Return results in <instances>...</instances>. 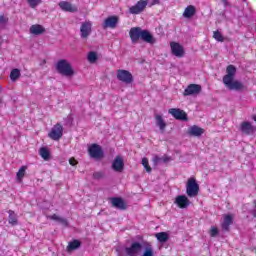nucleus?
I'll list each match as a JSON object with an SVG mask.
<instances>
[{
    "label": "nucleus",
    "instance_id": "2",
    "mask_svg": "<svg viewBox=\"0 0 256 256\" xmlns=\"http://www.w3.org/2000/svg\"><path fill=\"white\" fill-rule=\"evenodd\" d=\"M131 42L135 45L139 43V39L144 43H149V45H155L157 39L153 37V34L149 30H143L141 27H133L129 31Z\"/></svg>",
    "mask_w": 256,
    "mask_h": 256
},
{
    "label": "nucleus",
    "instance_id": "11",
    "mask_svg": "<svg viewBox=\"0 0 256 256\" xmlns=\"http://www.w3.org/2000/svg\"><path fill=\"white\" fill-rule=\"evenodd\" d=\"M111 168L116 173H123L125 169V162L123 161V157H121L120 155H117L112 162Z\"/></svg>",
    "mask_w": 256,
    "mask_h": 256
},
{
    "label": "nucleus",
    "instance_id": "40",
    "mask_svg": "<svg viewBox=\"0 0 256 256\" xmlns=\"http://www.w3.org/2000/svg\"><path fill=\"white\" fill-rule=\"evenodd\" d=\"M161 161H162V163H169V161H171V157L163 156V157H161Z\"/></svg>",
    "mask_w": 256,
    "mask_h": 256
},
{
    "label": "nucleus",
    "instance_id": "27",
    "mask_svg": "<svg viewBox=\"0 0 256 256\" xmlns=\"http://www.w3.org/2000/svg\"><path fill=\"white\" fill-rule=\"evenodd\" d=\"M39 153L44 161H49L51 159V152H49L47 147H41Z\"/></svg>",
    "mask_w": 256,
    "mask_h": 256
},
{
    "label": "nucleus",
    "instance_id": "13",
    "mask_svg": "<svg viewBox=\"0 0 256 256\" xmlns=\"http://www.w3.org/2000/svg\"><path fill=\"white\" fill-rule=\"evenodd\" d=\"M174 203L179 209H187L191 205V201L185 195L177 196Z\"/></svg>",
    "mask_w": 256,
    "mask_h": 256
},
{
    "label": "nucleus",
    "instance_id": "21",
    "mask_svg": "<svg viewBox=\"0 0 256 256\" xmlns=\"http://www.w3.org/2000/svg\"><path fill=\"white\" fill-rule=\"evenodd\" d=\"M203 133H205V129L197 125L191 126L188 130V134L191 135L192 137H201Z\"/></svg>",
    "mask_w": 256,
    "mask_h": 256
},
{
    "label": "nucleus",
    "instance_id": "43",
    "mask_svg": "<svg viewBox=\"0 0 256 256\" xmlns=\"http://www.w3.org/2000/svg\"><path fill=\"white\" fill-rule=\"evenodd\" d=\"M221 3H223L224 7L229 5V1H227V0H221Z\"/></svg>",
    "mask_w": 256,
    "mask_h": 256
},
{
    "label": "nucleus",
    "instance_id": "10",
    "mask_svg": "<svg viewBox=\"0 0 256 256\" xmlns=\"http://www.w3.org/2000/svg\"><path fill=\"white\" fill-rule=\"evenodd\" d=\"M168 113L177 119V121H188L187 113L179 108H171L168 110Z\"/></svg>",
    "mask_w": 256,
    "mask_h": 256
},
{
    "label": "nucleus",
    "instance_id": "31",
    "mask_svg": "<svg viewBox=\"0 0 256 256\" xmlns=\"http://www.w3.org/2000/svg\"><path fill=\"white\" fill-rule=\"evenodd\" d=\"M27 171V166H22L18 172L16 173V178L18 181H23V177H25V172Z\"/></svg>",
    "mask_w": 256,
    "mask_h": 256
},
{
    "label": "nucleus",
    "instance_id": "7",
    "mask_svg": "<svg viewBox=\"0 0 256 256\" xmlns=\"http://www.w3.org/2000/svg\"><path fill=\"white\" fill-rule=\"evenodd\" d=\"M48 137L53 141H59L63 137V126L60 123L55 124L48 133Z\"/></svg>",
    "mask_w": 256,
    "mask_h": 256
},
{
    "label": "nucleus",
    "instance_id": "6",
    "mask_svg": "<svg viewBox=\"0 0 256 256\" xmlns=\"http://www.w3.org/2000/svg\"><path fill=\"white\" fill-rule=\"evenodd\" d=\"M88 153L92 159H96L99 161L100 159H103L105 157V153L103 152V148L99 144H92L88 148Z\"/></svg>",
    "mask_w": 256,
    "mask_h": 256
},
{
    "label": "nucleus",
    "instance_id": "44",
    "mask_svg": "<svg viewBox=\"0 0 256 256\" xmlns=\"http://www.w3.org/2000/svg\"><path fill=\"white\" fill-rule=\"evenodd\" d=\"M252 119H253V121H255V123H256V114L253 115Z\"/></svg>",
    "mask_w": 256,
    "mask_h": 256
},
{
    "label": "nucleus",
    "instance_id": "33",
    "mask_svg": "<svg viewBox=\"0 0 256 256\" xmlns=\"http://www.w3.org/2000/svg\"><path fill=\"white\" fill-rule=\"evenodd\" d=\"M8 23L9 18L5 17V15H0V29H5Z\"/></svg>",
    "mask_w": 256,
    "mask_h": 256
},
{
    "label": "nucleus",
    "instance_id": "25",
    "mask_svg": "<svg viewBox=\"0 0 256 256\" xmlns=\"http://www.w3.org/2000/svg\"><path fill=\"white\" fill-rule=\"evenodd\" d=\"M30 33L32 35H43V33H45V27L39 24H34L30 27Z\"/></svg>",
    "mask_w": 256,
    "mask_h": 256
},
{
    "label": "nucleus",
    "instance_id": "22",
    "mask_svg": "<svg viewBox=\"0 0 256 256\" xmlns=\"http://www.w3.org/2000/svg\"><path fill=\"white\" fill-rule=\"evenodd\" d=\"M80 248H81V241H79L78 239H74L68 243L66 251H68V253H71V251H77V249H80Z\"/></svg>",
    "mask_w": 256,
    "mask_h": 256
},
{
    "label": "nucleus",
    "instance_id": "18",
    "mask_svg": "<svg viewBox=\"0 0 256 256\" xmlns=\"http://www.w3.org/2000/svg\"><path fill=\"white\" fill-rule=\"evenodd\" d=\"M82 39H87L91 35V22H84L80 27Z\"/></svg>",
    "mask_w": 256,
    "mask_h": 256
},
{
    "label": "nucleus",
    "instance_id": "9",
    "mask_svg": "<svg viewBox=\"0 0 256 256\" xmlns=\"http://www.w3.org/2000/svg\"><path fill=\"white\" fill-rule=\"evenodd\" d=\"M147 4V0H139L134 6L129 8V13H131V15H139V13L145 11Z\"/></svg>",
    "mask_w": 256,
    "mask_h": 256
},
{
    "label": "nucleus",
    "instance_id": "37",
    "mask_svg": "<svg viewBox=\"0 0 256 256\" xmlns=\"http://www.w3.org/2000/svg\"><path fill=\"white\" fill-rule=\"evenodd\" d=\"M27 1L32 9H35L37 5L41 4V0H27Z\"/></svg>",
    "mask_w": 256,
    "mask_h": 256
},
{
    "label": "nucleus",
    "instance_id": "26",
    "mask_svg": "<svg viewBox=\"0 0 256 256\" xmlns=\"http://www.w3.org/2000/svg\"><path fill=\"white\" fill-rule=\"evenodd\" d=\"M8 223L15 227V225H19V220L17 219V214L13 210L8 211Z\"/></svg>",
    "mask_w": 256,
    "mask_h": 256
},
{
    "label": "nucleus",
    "instance_id": "20",
    "mask_svg": "<svg viewBox=\"0 0 256 256\" xmlns=\"http://www.w3.org/2000/svg\"><path fill=\"white\" fill-rule=\"evenodd\" d=\"M154 117H155V121H156V126L159 127V129L162 133H165V129H167V123L163 119V115L155 114Z\"/></svg>",
    "mask_w": 256,
    "mask_h": 256
},
{
    "label": "nucleus",
    "instance_id": "45",
    "mask_svg": "<svg viewBox=\"0 0 256 256\" xmlns=\"http://www.w3.org/2000/svg\"><path fill=\"white\" fill-rule=\"evenodd\" d=\"M45 63H47V61L43 60L40 65H45Z\"/></svg>",
    "mask_w": 256,
    "mask_h": 256
},
{
    "label": "nucleus",
    "instance_id": "41",
    "mask_svg": "<svg viewBox=\"0 0 256 256\" xmlns=\"http://www.w3.org/2000/svg\"><path fill=\"white\" fill-rule=\"evenodd\" d=\"M77 161L75 160V158H70L69 159V164L72 165V167H75V165H77Z\"/></svg>",
    "mask_w": 256,
    "mask_h": 256
},
{
    "label": "nucleus",
    "instance_id": "35",
    "mask_svg": "<svg viewBox=\"0 0 256 256\" xmlns=\"http://www.w3.org/2000/svg\"><path fill=\"white\" fill-rule=\"evenodd\" d=\"M142 165H143V167H144V169L146 170L147 173H151V171H153L151 166H149V159L143 158L142 159Z\"/></svg>",
    "mask_w": 256,
    "mask_h": 256
},
{
    "label": "nucleus",
    "instance_id": "47",
    "mask_svg": "<svg viewBox=\"0 0 256 256\" xmlns=\"http://www.w3.org/2000/svg\"><path fill=\"white\" fill-rule=\"evenodd\" d=\"M154 3H159V0H155Z\"/></svg>",
    "mask_w": 256,
    "mask_h": 256
},
{
    "label": "nucleus",
    "instance_id": "23",
    "mask_svg": "<svg viewBox=\"0 0 256 256\" xmlns=\"http://www.w3.org/2000/svg\"><path fill=\"white\" fill-rule=\"evenodd\" d=\"M231 225H233V216H231V214H227L226 216H224L222 230L229 231V227H231Z\"/></svg>",
    "mask_w": 256,
    "mask_h": 256
},
{
    "label": "nucleus",
    "instance_id": "14",
    "mask_svg": "<svg viewBox=\"0 0 256 256\" xmlns=\"http://www.w3.org/2000/svg\"><path fill=\"white\" fill-rule=\"evenodd\" d=\"M172 54L175 55V57H184L185 56V49L181 46V44L177 42H171L170 43Z\"/></svg>",
    "mask_w": 256,
    "mask_h": 256
},
{
    "label": "nucleus",
    "instance_id": "36",
    "mask_svg": "<svg viewBox=\"0 0 256 256\" xmlns=\"http://www.w3.org/2000/svg\"><path fill=\"white\" fill-rule=\"evenodd\" d=\"M105 178V172L103 171H98L93 173V179H96L99 181V179H104Z\"/></svg>",
    "mask_w": 256,
    "mask_h": 256
},
{
    "label": "nucleus",
    "instance_id": "8",
    "mask_svg": "<svg viewBox=\"0 0 256 256\" xmlns=\"http://www.w3.org/2000/svg\"><path fill=\"white\" fill-rule=\"evenodd\" d=\"M143 250V244L139 242H133L130 247L125 248V253L128 256H137Z\"/></svg>",
    "mask_w": 256,
    "mask_h": 256
},
{
    "label": "nucleus",
    "instance_id": "12",
    "mask_svg": "<svg viewBox=\"0 0 256 256\" xmlns=\"http://www.w3.org/2000/svg\"><path fill=\"white\" fill-rule=\"evenodd\" d=\"M110 201L114 209H118L119 211H125L127 209V203L121 197H112Z\"/></svg>",
    "mask_w": 256,
    "mask_h": 256
},
{
    "label": "nucleus",
    "instance_id": "38",
    "mask_svg": "<svg viewBox=\"0 0 256 256\" xmlns=\"http://www.w3.org/2000/svg\"><path fill=\"white\" fill-rule=\"evenodd\" d=\"M219 235V230L215 227H212L210 230V236L211 237H217Z\"/></svg>",
    "mask_w": 256,
    "mask_h": 256
},
{
    "label": "nucleus",
    "instance_id": "4",
    "mask_svg": "<svg viewBox=\"0 0 256 256\" xmlns=\"http://www.w3.org/2000/svg\"><path fill=\"white\" fill-rule=\"evenodd\" d=\"M186 194L188 197H197L199 195V185L195 178H189L186 184Z\"/></svg>",
    "mask_w": 256,
    "mask_h": 256
},
{
    "label": "nucleus",
    "instance_id": "24",
    "mask_svg": "<svg viewBox=\"0 0 256 256\" xmlns=\"http://www.w3.org/2000/svg\"><path fill=\"white\" fill-rule=\"evenodd\" d=\"M195 13H197V9L195 8V6L190 5L185 8V10L183 12V17L185 19H191V17H193L195 15Z\"/></svg>",
    "mask_w": 256,
    "mask_h": 256
},
{
    "label": "nucleus",
    "instance_id": "15",
    "mask_svg": "<svg viewBox=\"0 0 256 256\" xmlns=\"http://www.w3.org/2000/svg\"><path fill=\"white\" fill-rule=\"evenodd\" d=\"M240 131L244 135H253L256 131V127L251 124V122L244 121L240 125Z\"/></svg>",
    "mask_w": 256,
    "mask_h": 256
},
{
    "label": "nucleus",
    "instance_id": "34",
    "mask_svg": "<svg viewBox=\"0 0 256 256\" xmlns=\"http://www.w3.org/2000/svg\"><path fill=\"white\" fill-rule=\"evenodd\" d=\"M213 38L216 41H219L220 43H223V41H225V38L223 37V34H221V32H219V30L214 31Z\"/></svg>",
    "mask_w": 256,
    "mask_h": 256
},
{
    "label": "nucleus",
    "instance_id": "17",
    "mask_svg": "<svg viewBox=\"0 0 256 256\" xmlns=\"http://www.w3.org/2000/svg\"><path fill=\"white\" fill-rule=\"evenodd\" d=\"M201 93V85L199 84H190L185 90H184V97H187L189 95H197Z\"/></svg>",
    "mask_w": 256,
    "mask_h": 256
},
{
    "label": "nucleus",
    "instance_id": "1",
    "mask_svg": "<svg viewBox=\"0 0 256 256\" xmlns=\"http://www.w3.org/2000/svg\"><path fill=\"white\" fill-rule=\"evenodd\" d=\"M226 75H224L222 81L229 89V91H243L245 86L239 80H235V75L237 74V68L233 65H228L226 68Z\"/></svg>",
    "mask_w": 256,
    "mask_h": 256
},
{
    "label": "nucleus",
    "instance_id": "16",
    "mask_svg": "<svg viewBox=\"0 0 256 256\" xmlns=\"http://www.w3.org/2000/svg\"><path fill=\"white\" fill-rule=\"evenodd\" d=\"M119 23V17L117 16H110L105 19L103 23V29H115L117 24Z\"/></svg>",
    "mask_w": 256,
    "mask_h": 256
},
{
    "label": "nucleus",
    "instance_id": "5",
    "mask_svg": "<svg viewBox=\"0 0 256 256\" xmlns=\"http://www.w3.org/2000/svg\"><path fill=\"white\" fill-rule=\"evenodd\" d=\"M116 77L118 81H121V83H125L126 85H131V83H133V74H131L129 70H117Z\"/></svg>",
    "mask_w": 256,
    "mask_h": 256
},
{
    "label": "nucleus",
    "instance_id": "42",
    "mask_svg": "<svg viewBox=\"0 0 256 256\" xmlns=\"http://www.w3.org/2000/svg\"><path fill=\"white\" fill-rule=\"evenodd\" d=\"M254 210L252 211L253 217H256V200L254 201Z\"/></svg>",
    "mask_w": 256,
    "mask_h": 256
},
{
    "label": "nucleus",
    "instance_id": "30",
    "mask_svg": "<svg viewBox=\"0 0 256 256\" xmlns=\"http://www.w3.org/2000/svg\"><path fill=\"white\" fill-rule=\"evenodd\" d=\"M50 219H52V221H58V223H61L65 227H67V225H69V223L67 222V219L61 218L57 214H53L52 216H50Z\"/></svg>",
    "mask_w": 256,
    "mask_h": 256
},
{
    "label": "nucleus",
    "instance_id": "29",
    "mask_svg": "<svg viewBox=\"0 0 256 256\" xmlns=\"http://www.w3.org/2000/svg\"><path fill=\"white\" fill-rule=\"evenodd\" d=\"M19 77H21V70L14 68L11 72H10V79L11 81H17L19 79Z\"/></svg>",
    "mask_w": 256,
    "mask_h": 256
},
{
    "label": "nucleus",
    "instance_id": "39",
    "mask_svg": "<svg viewBox=\"0 0 256 256\" xmlns=\"http://www.w3.org/2000/svg\"><path fill=\"white\" fill-rule=\"evenodd\" d=\"M153 163H154V165H161V163H162L161 157L155 156L153 158Z\"/></svg>",
    "mask_w": 256,
    "mask_h": 256
},
{
    "label": "nucleus",
    "instance_id": "48",
    "mask_svg": "<svg viewBox=\"0 0 256 256\" xmlns=\"http://www.w3.org/2000/svg\"><path fill=\"white\" fill-rule=\"evenodd\" d=\"M1 89H3V87L0 85V91H1Z\"/></svg>",
    "mask_w": 256,
    "mask_h": 256
},
{
    "label": "nucleus",
    "instance_id": "3",
    "mask_svg": "<svg viewBox=\"0 0 256 256\" xmlns=\"http://www.w3.org/2000/svg\"><path fill=\"white\" fill-rule=\"evenodd\" d=\"M56 71L64 77H73L75 75V70H73V66H71V63H69V61L65 59H61L57 62Z\"/></svg>",
    "mask_w": 256,
    "mask_h": 256
},
{
    "label": "nucleus",
    "instance_id": "28",
    "mask_svg": "<svg viewBox=\"0 0 256 256\" xmlns=\"http://www.w3.org/2000/svg\"><path fill=\"white\" fill-rule=\"evenodd\" d=\"M156 239H158L160 243H167L169 241V234H167V232H159L156 234Z\"/></svg>",
    "mask_w": 256,
    "mask_h": 256
},
{
    "label": "nucleus",
    "instance_id": "32",
    "mask_svg": "<svg viewBox=\"0 0 256 256\" xmlns=\"http://www.w3.org/2000/svg\"><path fill=\"white\" fill-rule=\"evenodd\" d=\"M87 59H88L89 63H97V59H99V57L97 56V52L90 51L88 53Z\"/></svg>",
    "mask_w": 256,
    "mask_h": 256
},
{
    "label": "nucleus",
    "instance_id": "19",
    "mask_svg": "<svg viewBox=\"0 0 256 256\" xmlns=\"http://www.w3.org/2000/svg\"><path fill=\"white\" fill-rule=\"evenodd\" d=\"M58 6L62 11H66L68 13H77L76 6H73L70 2L67 1H61L59 2Z\"/></svg>",
    "mask_w": 256,
    "mask_h": 256
},
{
    "label": "nucleus",
    "instance_id": "46",
    "mask_svg": "<svg viewBox=\"0 0 256 256\" xmlns=\"http://www.w3.org/2000/svg\"><path fill=\"white\" fill-rule=\"evenodd\" d=\"M0 105H3V99L0 98Z\"/></svg>",
    "mask_w": 256,
    "mask_h": 256
}]
</instances>
